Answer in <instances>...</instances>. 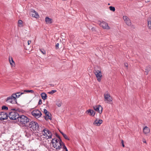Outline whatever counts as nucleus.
Masks as SVG:
<instances>
[{"mask_svg":"<svg viewBox=\"0 0 151 151\" xmlns=\"http://www.w3.org/2000/svg\"><path fill=\"white\" fill-rule=\"evenodd\" d=\"M44 113L45 114H47L49 112H48L46 109H44Z\"/></svg>","mask_w":151,"mask_h":151,"instance_id":"473e14b6","label":"nucleus"},{"mask_svg":"<svg viewBox=\"0 0 151 151\" xmlns=\"http://www.w3.org/2000/svg\"><path fill=\"white\" fill-rule=\"evenodd\" d=\"M59 130V131L62 134V135L64 134L63 132L61 131L60 130Z\"/></svg>","mask_w":151,"mask_h":151,"instance_id":"37998d69","label":"nucleus"},{"mask_svg":"<svg viewBox=\"0 0 151 151\" xmlns=\"http://www.w3.org/2000/svg\"><path fill=\"white\" fill-rule=\"evenodd\" d=\"M86 113L88 114H89L90 116H94L95 114V112L93 110H91V109H89L86 112Z\"/></svg>","mask_w":151,"mask_h":151,"instance_id":"a211bd4d","label":"nucleus"},{"mask_svg":"<svg viewBox=\"0 0 151 151\" xmlns=\"http://www.w3.org/2000/svg\"><path fill=\"white\" fill-rule=\"evenodd\" d=\"M27 43H28V45H29L31 43V41L28 40V41Z\"/></svg>","mask_w":151,"mask_h":151,"instance_id":"a19ab883","label":"nucleus"},{"mask_svg":"<svg viewBox=\"0 0 151 151\" xmlns=\"http://www.w3.org/2000/svg\"><path fill=\"white\" fill-rule=\"evenodd\" d=\"M9 62L12 67H14L15 65V63L12 57L9 56Z\"/></svg>","mask_w":151,"mask_h":151,"instance_id":"aec40b11","label":"nucleus"},{"mask_svg":"<svg viewBox=\"0 0 151 151\" xmlns=\"http://www.w3.org/2000/svg\"><path fill=\"white\" fill-rule=\"evenodd\" d=\"M40 51L43 54H45L46 53L44 49H40Z\"/></svg>","mask_w":151,"mask_h":151,"instance_id":"2f4dec72","label":"nucleus"},{"mask_svg":"<svg viewBox=\"0 0 151 151\" xmlns=\"http://www.w3.org/2000/svg\"><path fill=\"white\" fill-rule=\"evenodd\" d=\"M26 127H29V128L31 129L33 131L36 130L38 129L39 126L38 123L32 121L29 122L28 124L25 125Z\"/></svg>","mask_w":151,"mask_h":151,"instance_id":"f03ea898","label":"nucleus"},{"mask_svg":"<svg viewBox=\"0 0 151 151\" xmlns=\"http://www.w3.org/2000/svg\"><path fill=\"white\" fill-rule=\"evenodd\" d=\"M121 142H122V146L123 147H124V141L123 140H122V141H121Z\"/></svg>","mask_w":151,"mask_h":151,"instance_id":"e433bc0d","label":"nucleus"},{"mask_svg":"<svg viewBox=\"0 0 151 151\" xmlns=\"http://www.w3.org/2000/svg\"><path fill=\"white\" fill-rule=\"evenodd\" d=\"M51 116L52 115L49 112L47 114H45V119L47 121L48 120V119L51 120Z\"/></svg>","mask_w":151,"mask_h":151,"instance_id":"412c9836","label":"nucleus"},{"mask_svg":"<svg viewBox=\"0 0 151 151\" xmlns=\"http://www.w3.org/2000/svg\"><path fill=\"white\" fill-rule=\"evenodd\" d=\"M56 90H52L50 91H49L47 93L51 94H53L54 93H55V92H56Z\"/></svg>","mask_w":151,"mask_h":151,"instance_id":"bb28decb","label":"nucleus"},{"mask_svg":"<svg viewBox=\"0 0 151 151\" xmlns=\"http://www.w3.org/2000/svg\"><path fill=\"white\" fill-rule=\"evenodd\" d=\"M45 21L47 24H51L52 22V19L48 17H46L45 18Z\"/></svg>","mask_w":151,"mask_h":151,"instance_id":"6ab92c4d","label":"nucleus"},{"mask_svg":"<svg viewBox=\"0 0 151 151\" xmlns=\"http://www.w3.org/2000/svg\"><path fill=\"white\" fill-rule=\"evenodd\" d=\"M143 142L144 143H146V141L145 140H144L143 141Z\"/></svg>","mask_w":151,"mask_h":151,"instance_id":"a18cd8bd","label":"nucleus"},{"mask_svg":"<svg viewBox=\"0 0 151 151\" xmlns=\"http://www.w3.org/2000/svg\"><path fill=\"white\" fill-rule=\"evenodd\" d=\"M16 96H15V98H16V99L17 98H19L20 96L21 95H15Z\"/></svg>","mask_w":151,"mask_h":151,"instance_id":"58836bf2","label":"nucleus"},{"mask_svg":"<svg viewBox=\"0 0 151 151\" xmlns=\"http://www.w3.org/2000/svg\"><path fill=\"white\" fill-rule=\"evenodd\" d=\"M123 19L127 25L128 26H130L131 25L130 20L128 17L125 16H124L123 17Z\"/></svg>","mask_w":151,"mask_h":151,"instance_id":"f3484780","label":"nucleus"},{"mask_svg":"<svg viewBox=\"0 0 151 151\" xmlns=\"http://www.w3.org/2000/svg\"><path fill=\"white\" fill-rule=\"evenodd\" d=\"M109 8L110 10L113 12H114L115 11V8L114 7L110 6Z\"/></svg>","mask_w":151,"mask_h":151,"instance_id":"c756f323","label":"nucleus"},{"mask_svg":"<svg viewBox=\"0 0 151 151\" xmlns=\"http://www.w3.org/2000/svg\"><path fill=\"white\" fill-rule=\"evenodd\" d=\"M40 94H46L44 92H42L40 93Z\"/></svg>","mask_w":151,"mask_h":151,"instance_id":"c03bdc74","label":"nucleus"},{"mask_svg":"<svg viewBox=\"0 0 151 151\" xmlns=\"http://www.w3.org/2000/svg\"><path fill=\"white\" fill-rule=\"evenodd\" d=\"M104 98L105 101H107V103L111 104L113 99L110 95H104Z\"/></svg>","mask_w":151,"mask_h":151,"instance_id":"4468645a","label":"nucleus"},{"mask_svg":"<svg viewBox=\"0 0 151 151\" xmlns=\"http://www.w3.org/2000/svg\"><path fill=\"white\" fill-rule=\"evenodd\" d=\"M151 69V67L150 66H148L147 67L145 68V72L146 73V74L147 75L148 73V72Z\"/></svg>","mask_w":151,"mask_h":151,"instance_id":"b1692460","label":"nucleus"},{"mask_svg":"<svg viewBox=\"0 0 151 151\" xmlns=\"http://www.w3.org/2000/svg\"><path fill=\"white\" fill-rule=\"evenodd\" d=\"M94 73L96 76L97 78L98 81L100 82L101 80V78L102 77V73L101 70H94Z\"/></svg>","mask_w":151,"mask_h":151,"instance_id":"423d86ee","label":"nucleus"},{"mask_svg":"<svg viewBox=\"0 0 151 151\" xmlns=\"http://www.w3.org/2000/svg\"><path fill=\"white\" fill-rule=\"evenodd\" d=\"M60 141V139H56V138H54L52 139V140L51 141V142L53 144H55L57 142H58V141Z\"/></svg>","mask_w":151,"mask_h":151,"instance_id":"393cba45","label":"nucleus"},{"mask_svg":"<svg viewBox=\"0 0 151 151\" xmlns=\"http://www.w3.org/2000/svg\"><path fill=\"white\" fill-rule=\"evenodd\" d=\"M22 20H19L18 21V23L19 24H22Z\"/></svg>","mask_w":151,"mask_h":151,"instance_id":"c9c22d12","label":"nucleus"},{"mask_svg":"<svg viewBox=\"0 0 151 151\" xmlns=\"http://www.w3.org/2000/svg\"><path fill=\"white\" fill-rule=\"evenodd\" d=\"M42 132H44L43 135L46 137H48L47 139H50L52 138V134L51 132L47 129L45 128L42 131Z\"/></svg>","mask_w":151,"mask_h":151,"instance_id":"39448f33","label":"nucleus"},{"mask_svg":"<svg viewBox=\"0 0 151 151\" xmlns=\"http://www.w3.org/2000/svg\"><path fill=\"white\" fill-rule=\"evenodd\" d=\"M56 136L60 140V141H61V138H60V137L57 134H56Z\"/></svg>","mask_w":151,"mask_h":151,"instance_id":"f704fd0d","label":"nucleus"},{"mask_svg":"<svg viewBox=\"0 0 151 151\" xmlns=\"http://www.w3.org/2000/svg\"><path fill=\"white\" fill-rule=\"evenodd\" d=\"M2 109L3 110H7L8 109V107L5 106H3L2 107Z\"/></svg>","mask_w":151,"mask_h":151,"instance_id":"c85d7f7f","label":"nucleus"},{"mask_svg":"<svg viewBox=\"0 0 151 151\" xmlns=\"http://www.w3.org/2000/svg\"><path fill=\"white\" fill-rule=\"evenodd\" d=\"M31 93L35 94V93L34 91L32 90H24L22 91V92H17L13 93L12 94H23L24 93Z\"/></svg>","mask_w":151,"mask_h":151,"instance_id":"9d476101","label":"nucleus"},{"mask_svg":"<svg viewBox=\"0 0 151 151\" xmlns=\"http://www.w3.org/2000/svg\"><path fill=\"white\" fill-rule=\"evenodd\" d=\"M8 117V115L4 112H0V120H1L6 119Z\"/></svg>","mask_w":151,"mask_h":151,"instance_id":"6e6552de","label":"nucleus"},{"mask_svg":"<svg viewBox=\"0 0 151 151\" xmlns=\"http://www.w3.org/2000/svg\"><path fill=\"white\" fill-rule=\"evenodd\" d=\"M147 27L150 29H151V17H149L147 19Z\"/></svg>","mask_w":151,"mask_h":151,"instance_id":"4be33fe9","label":"nucleus"},{"mask_svg":"<svg viewBox=\"0 0 151 151\" xmlns=\"http://www.w3.org/2000/svg\"><path fill=\"white\" fill-rule=\"evenodd\" d=\"M42 100L41 99H40L39 100V102H38V104L39 105L41 104H42Z\"/></svg>","mask_w":151,"mask_h":151,"instance_id":"4c0bfd02","label":"nucleus"},{"mask_svg":"<svg viewBox=\"0 0 151 151\" xmlns=\"http://www.w3.org/2000/svg\"><path fill=\"white\" fill-rule=\"evenodd\" d=\"M62 147L63 150H65L66 151H68V149L65 146L64 143L63 142L62 143Z\"/></svg>","mask_w":151,"mask_h":151,"instance_id":"a878e982","label":"nucleus"},{"mask_svg":"<svg viewBox=\"0 0 151 151\" xmlns=\"http://www.w3.org/2000/svg\"><path fill=\"white\" fill-rule=\"evenodd\" d=\"M143 131L144 133L146 134L150 132V129L147 126H145L143 129Z\"/></svg>","mask_w":151,"mask_h":151,"instance_id":"5701e85b","label":"nucleus"},{"mask_svg":"<svg viewBox=\"0 0 151 151\" xmlns=\"http://www.w3.org/2000/svg\"><path fill=\"white\" fill-rule=\"evenodd\" d=\"M19 122L22 124H24L25 126L29 122V119L27 117L24 115H19V117L18 119Z\"/></svg>","mask_w":151,"mask_h":151,"instance_id":"7ed1b4c3","label":"nucleus"},{"mask_svg":"<svg viewBox=\"0 0 151 151\" xmlns=\"http://www.w3.org/2000/svg\"><path fill=\"white\" fill-rule=\"evenodd\" d=\"M30 14L32 15L33 17H34L36 18H38L39 17V16L38 15V13L33 9L31 10Z\"/></svg>","mask_w":151,"mask_h":151,"instance_id":"dca6fc26","label":"nucleus"},{"mask_svg":"<svg viewBox=\"0 0 151 151\" xmlns=\"http://www.w3.org/2000/svg\"><path fill=\"white\" fill-rule=\"evenodd\" d=\"M8 117L11 120H14L18 119L19 117L18 113L15 110V109H11L10 111L9 112Z\"/></svg>","mask_w":151,"mask_h":151,"instance_id":"f257e3e1","label":"nucleus"},{"mask_svg":"<svg viewBox=\"0 0 151 151\" xmlns=\"http://www.w3.org/2000/svg\"><path fill=\"white\" fill-rule=\"evenodd\" d=\"M13 95H12L11 96L8 97L6 101L7 103H10L12 104H16L17 103V99L15 98V96H13Z\"/></svg>","mask_w":151,"mask_h":151,"instance_id":"20e7f679","label":"nucleus"},{"mask_svg":"<svg viewBox=\"0 0 151 151\" xmlns=\"http://www.w3.org/2000/svg\"><path fill=\"white\" fill-rule=\"evenodd\" d=\"M63 137L65 139H66L68 140H70V139L68 138V137L67 135L65 134L64 133L63 135Z\"/></svg>","mask_w":151,"mask_h":151,"instance_id":"cd10ccee","label":"nucleus"},{"mask_svg":"<svg viewBox=\"0 0 151 151\" xmlns=\"http://www.w3.org/2000/svg\"><path fill=\"white\" fill-rule=\"evenodd\" d=\"M41 96L42 99L44 100L46 99L47 97V95H44V96H43V95H41Z\"/></svg>","mask_w":151,"mask_h":151,"instance_id":"7c9ffc66","label":"nucleus"},{"mask_svg":"<svg viewBox=\"0 0 151 151\" xmlns=\"http://www.w3.org/2000/svg\"><path fill=\"white\" fill-rule=\"evenodd\" d=\"M32 130L29 128H27L25 130V135L28 138H29L32 133Z\"/></svg>","mask_w":151,"mask_h":151,"instance_id":"ddd939ff","label":"nucleus"},{"mask_svg":"<svg viewBox=\"0 0 151 151\" xmlns=\"http://www.w3.org/2000/svg\"><path fill=\"white\" fill-rule=\"evenodd\" d=\"M59 45V44L58 43L56 44V47L57 48H58Z\"/></svg>","mask_w":151,"mask_h":151,"instance_id":"ea45409f","label":"nucleus"},{"mask_svg":"<svg viewBox=\"0 0 151 151\" xmlns=\"http://www.w3.org/2000/svg\"><path fill=\"white\" fill-rule=\"evenodd\" d=\"M124 65L125 66L127 67H128V64L127 63H124Z\"/></svg>","mask_w":151,"mask_h":151,"instance_id":"79ce46f5","label":"nucleus"},{"mask_svg":"<svg viewBox=\"0 0 151 151\" xmlns=\"http://www.w3.org/2000/svg\"><path fill=\"white\" fill-rule=\"evenodd\" d=\"M93 108L95 111L100 114H101L102 112L103 108L101 105H98L93 106Z\"/></svg>","mask_w":151,"mask_h":151,"instance_id":"1a4fd4ad","label":"nucleus"},{"mask_svg":"<svg viewBox=\"0 0 151 151\" xmlns=\"http://www.w3.org/2000/svg\"><path fill=\"white\" fill-rule=\"evenodd\" d=\"M102 122L103 121L102 120L97 118L93 122V124L96 126H99Z\"/></svg>","mask_w":151,"mask_h":151,"instance_id":"2eb2a0df","label":"nucleus"},{"mask_svg":"<svg viewBox=\"0 0 151 151\" xmlns=\"http://www.w3.org/2000/svg\"><path fill=\"white\" fill-rule=\"evenodd\" d=\"M99 24L100 26L104 29H110V27L108 26V24L104 21L100 22Z\"/></svg>","mask_w":151,"mask_h":151,"instance_id":"f8f14e48","label":"nucleus"},{"mask_svg":"<svg viewBox=\"0 0 151 151\" xmlns=\"http://www.w3.org/2000/svg\"><path fill=\"white\" fill-rule=\"evenodd\" d=\"M32 114L36 118L40 117L42 114L41 111L38 110H35L33 111L32 112Z\"/></svg>","mask_w":151,"mask_h":151,"instance_id":"0eeeda50","label":"nucleus"},{"mask_svg":"<svg viewBox=\"0 0 151 151\" xmlns=\"http://www.w3.org/2000/svg\"><path fill=\"white\" fill-rule=\"evenodd\" d=\"M63 142L62 141V139L61 141H60L57 142L55 144H53V147L56 149H60L62 147V143Z\"/></svg>","mask_w":151,"mask_h":151,"instance_id":"9b49d317","label":"nucleus"},{"mask_svg":"<svg viewBox=\"0 0 151 151\" xmlns=\"http://www.w3.org/2000/svg\"><path fill=\"white\" fill-rule=\"evenodd\" d=\"M58 106V107H60L61 106V103H58L56 104Z\"/></svg>","mask_w":151,"mask_h":151,"instance_id":"72a5a7b5","label":"nucleus"}]
</instances>
